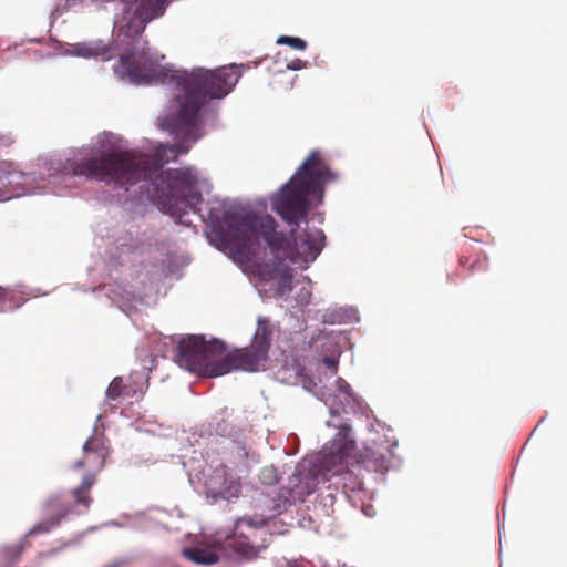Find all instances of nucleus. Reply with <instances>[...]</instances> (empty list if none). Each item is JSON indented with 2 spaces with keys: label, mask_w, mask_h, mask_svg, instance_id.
<instances>
[{
  "label": "nucleus",
  "mask_w": 567,
  "mask_h": 567,
  "mask_svg": "<svg viewBox=\"0 0 567 567\" xmlns=\"http://www.w3.org/2000/svg\"><path fill=\"white\" fill-rule=\"evenodd\" d=\"M68 516L66 509H61L56 515H51L49 518L35 524L25 535L27 537L45 534L56 527L63 518Z\"/></svg>",
  "instance_id": "2eb2a0df"
},
{
  "label": "nucleus",
  "mask_w": 567,
  "mask_h": 567,
  "mask_svg": "<svg viewBox=\"0 0 567 567\" xmlns=\"http://www.w3.org/2000/svg\"><path fill=\"white\" fill-rule=\"evenodd\" d=\"M83 0H65V3L63 6V11L72 10L78 6H81Z\"/></svg>",
  "instance_id": "412c9836"
},
{
  "label": "nucleus",
  "mask_w": 567,
  "mask_h": 567,
  "mask_svg": "<svg viewBox=\"0 0 567 567\" xmlns=\"http://www.w3.org/2000/svg\"><path fill=\"white\" fill-rule=\"evenodd\" d=\"M272 334L274 326L270 321L267 318H259L251 344L230 351L235 371H258L260 364L268 360Z\"/></svg>",
  "instance_id": "1a4fd4ad"
},
{
  "label": "nucleus",
  "mask_w": 567,
  "mask_h": 567,
  "mask_svg": "<svg viewBox=\"0 0 567 567\" xmlns=\"http://www.w3.org/2000/svg\"><path fill=\"white\" fill-rule=\"evenodd\" d=\"M71 52L81 58H101L105 61L114 56L113 48L101 40L75 43L72 45Z\"/></svg>",
  "instance_id": "9b49d317"
},
{
  "label": "nucleus",
  "mask_w": 567,
  "mask_h": 567,
  "mask_svg": "<svg viewBox=\"0 0 567 567\" xmlns=\"http://www.w3.org/2000/svg\"><path fill=\"white\" fill-rule=\"evenodd\" d=\"M226 224L233 247L246 259L259 255L260 239L270 248L277 259L290 258V239L277 231V223L270 215H257L251 212H226Z\"/></svg>",
  "instance_id": "7ed1b4c3"
},
{
  "label": "nucleus",
  "mask_w": 567,
  "mask_h": 567,
  "mask_svg": "<svg viewBox=\"0 0 567 567\" xmlns=\"http://www.w3.org/2000/svg\"><path fill=\"white\" fill-rule=\"evenodd\" d=\"M206 486L214 497L224 499L236 498L240 495V480L228 473L225 466L214 470V473L207 478Z\"/></svg>",
  "instance_id": "9d476101"
},
{
  "label": "nucleus",
  "mask_w": 567,
  "mask_h": 567,
  "mask_svg": "<svg viewBox=\"0 0 567 567\" xmlns=\"http://www.w3.org/2000/svg\"><path fill=\"white\" fill-rule=\"evenodd\" d=\"M107 442L103 432L95 431L83 445V457L74 463L76 470L87 468L81 484L71 491L75 505L84 511H89L93 501L90 492L95 484L96 473L103 468L110 454Z\"/></svg>",
  "instance_id": "423d86ee"
},
{
  "label": "nucleus",
  "mask_w": 567,
  "mask_h": 567,
  "mask_svg": "<svg viewBox=\"0 0 567 567\" xmlns=\"http://www.w3.org/2000/svg\"><path fill=\"white\" fill-rule=\"evenodd\" d=\"M319 470L311 461H302L288 477L287 484L278 493L274 508L281 513L297 503H302L318 485Z\"/></svg>",
  "instance_id": "6e6552de"
},
{
  "label": "nucleus",
  "mask_w": 567,
  "mask_h": 567,
  "mask_svg": "<svg viewBox=\"0 0 567 567\" xmlns=\"http://www.w3.org/2000/svg\"><path fill=\"white\" fill-rule=\"evenodd\" d=\"M329 167L322 161L319 151H312L296 174L271 197V208L289 226L296 251L305 261H313L324 246L322 230H306L296 237L300 223L307 218L310 209V196L322 199L323 185L332 179Z\"/></svg>",
  "instance_id": "f03ea898"
},
{
  "label": "nucleus",
  "mask_w": 567,
  "mask_h": 567,
  "mask_svg": "<svg viewBox=\"0 0 567 567\" xmlns=\"http://www.w3.org/2000/svg\"><path fill=\"white\" fill-rule=\"evenodd\" d=\"M350 426H341L336 439L323 451L321 460L322 468L332 474H341L343 465L350 460L362 464L367 470L374 472L386 471L391 461L392 450L388 442H373L362 452H355V443L350 437Z\"/></svg>",
  "instance_id": "20e7f679"
},
{
  "label": "nucleus",
  "mask_w": 567,
  "mask_h": 567,
  "mask_svg": "<svg viewBox=\"0 0 567 567\" xmlns=\"http://www.w3.org/2000/svg\"><path fill=\"white\" fill-rule=\"evenodd\" d=\"M115 73L127 78L134 84L161 83L174 86L176 114L169 128L182 143L175 145L161 144L154 156L133 150L103 152L100 156L69 159V168L73 176H84L106 185L114 183L125 187L143 182L141 192L155 203L162 210L177 217L179 223L189 212H197L202 195L196 190V176L190 169H172L163 172L164 164L176 159L178 154L188 152L185 142L197 141V123L200 109L212 99L226 96L238 82L240 73L235 66H223L215 70L203 68L188 71H169L161 68L142 49L131 48L120 56Z\"/></svg>",
  "instance_id": "f257e3e1"
},
{
  "label": "nucleus",
  "mask_w": 567,
  "mask_h": 567,
  "mask_svg": "<svg viewBox=\"0 0 567 567\" xmlns=\"http://www.w3.org/2000/svg\"><path fill=\"white\" fill-rule=\"evenodd\" d=\"M460 265L463 266L467 272L475 274L487 271L488 269V257L486 255L477 256L473 260L470 257H461Z\"/></svg>",
  "instance_id": "f3484780"
},
{
  "label": "nucleus",
  "mask_w": 567,
  "mask_h": 567,
  "mask_svg": "<svg viewBox=\"0 0 567 567\" xmlns=\"http://www.w3.org/2000/svg\"><path fill=\"white\" fill-rule=\"evenodd\" d=\"M259 477L264 484L271 485L277 483L278 473L274 466H266L261 470Z\"/></svg>",
  "instance_id": "6ab92c4d"
},
{
  "label": "nucleus",
  "mask_w": 567,
  "mask_h": 567,
  "mask_svg": "<svg viewBox=\"0 0 567 567\" xmlns=\"http://www.w3.org/2000/svg\"><path fill=\"white\" fill-rule=\"evenodd\" d=\"M278 44H287L297 50H305L307 48V42L301 38L281 35L277 40Z\"/></svg>",
  "instance_id": "a211bd4d"
},
{
  "label": "nucleus",
  "mask_w": 567,
  "mask_h": 567,
  "mask_svg": "<svg viewBox=\"0 0 567 567\" xmlns=\"http://www.w3.org/2000/svg\"><path fill=\"white\" fill-rule=\"evenodd\" d=\"M173 0H169L168 4L172 2Z\"/></svg>",
  "instance_id": "393cba45"
},
{
  "label": "nucleus",
  "mask_w": 567,
  "mask_h": 567,
  "mask_svg": "<svg viewBox=\"0 0 567 567\" xmlns=\"http://www.w3.org/2000/svg\"><path fill=\"white\" fill-rule=\"evenodd\" d=\"M323 363L326 364V367L331 370L332 373H336L337 372V365H338V361L334 359V358H331V357H326L323 359Z\"/></svg>",
  "instance_id": "aec40b11"
},
{
  "label": "nucleus",
  "mask_w": 567,
  "mask_h": 567,
  "mask_svg": "<svg viewBox=\"0 0 567 567\" xmlns=\"http://www.w3.org/2000/svg\"><path fill=\"white\" fill-rule=\"evenodd\" d=\"M27 546L28 540L25 538L16 544L3 546L0 548V559L8 565H13L20 560Z\"/></svg>",
  "instance_id": "4468645a"
},
{
  "label": "nucleus",
  "mask_w": 567,
  "mask_h": 567,
  "mask_svg": "<svg viewBox=\"0 0 567 567\" xmlns=\"http://www.w3.org/2000/svg\"><path fill=\"white\" fill-rule=\"evenodd\" d=\"M305 66H306V62H303L300 59H296L291 63L288 64V68L291 70H300Z\"/></svg>",
  "instance_id": "4be33fe9"
},
{
  "label": "nucleus",
  "mask_w": 567,
  "mask_h": 567,
  "mask_svg": "<svg viewBox=\"0 0 567 567\" xmlns=\"http://www.w3.org/2000/svg\"><path fill=\"white\" fill-rule=\"evenodd\" d=\"M271 277L278 279L276 295L285 296L292 290V275L287 266L281 264L276 266L272 270Z\"/></svg>",
  "instance_id": "f8f14e48"
},
{
  "label": "nucleus",
  "mask_w": 567,
  "mask_h": 567,
  "mask_svg": "<svg viewBox=\"0 0 567 567\" xmlns=\"http://www.w3.org/2000/svg\"><path fill=\"white\" fill-rule=\"evenodd\" d=\"M338 381H339V383L341 384V385H340V389H341L342 391L348 392V391L350 390V385H349V384H347L342 379H339Z\"/></svg>",
  "instance_id": "b1692460"
},
{
  "label": "nucleus",
  "mask_w": 567,
  "mask_h": 567,
  "mask_svg": "<svg viewBox=\"0 0 567 567\" xmlns=\"http://www.w3.org/2000/svg\"><path fill=\"white\" fill-rule=\"evenodd\" d=\"M44 507H45L47 512L50 513L51 515H56L58 513L61 512V509H66L68 511V515L73 513V512H75L78 514H83V513L86 512V511L83 509V507L76 506L74 502H73V505H71L68 502H64V499L62 498L61 495H53V496H51L44 503Z\"/></svg>",
  "instance_id": "ddd939ff"
},
{
  "label": "nucleus",
  "mask_w": 567,
  "mask_h": 567,
  "mask_svg": "<svg viewBox=\"0 0 567 567\" xmlns=\"http://www.w3.org/2000/svg\"><path fill=\"white\" fill-rule=\"evenodd\" d=\"M256 533L257 529L251 526L250 520L240 519L236 525L235 534L227 537L225 542L219 545L218 549L215 547L185 548L183 555L198 565H212L217 563L219 560L218 550L220 549H229L238 556L251 559L257 557L259 553L251 540Z\"/></svg>",
  "instance_id": "0eeeda50"
},
{
  "label": "nucleus",
  "mask_w": 567,
  "mask_h": 567,
  "mask_svg": "<svg viewBox=\"0 0 567 567\" xmlns=\"http://www.w3.org/2000/svg\"><path fill=\"white\" fill-rule=\"evenodd\" d=\"M223 341H206L203 336H188L177 346L179 367L205 378H217L235 371L231 353Z\"/></svg>",
  "instance_id": "39448f33"
},
{
  "label": "nucleus",
  "mask_w": 567,
  "mask_h": 567,
  "mask_svg": "<svg viewBox=\"0 0 567 567\" xmlns=\"http://www.w3.org/2000/svg\"><path fill=\"white\" fill-rule=\"evenodd\" d=\"M55 550H51V551H48V553H40L38 556H37V563L40 564L41 560L44 558V557H48L52 554H54Z\"/></svg>",
  "instance_id": "5701e85b"
},
{
  "label": "nucleus",
  "mask_w": 567,
  "mask_h": 567,
  "mask_svg": "<svg viewBox=\"0 0 567 567\" xmlns=\"http://www.w3.org/2000/svg\"><path fill=\"white\" fill-rule=\"evenodd\" d=\"M105 394L109 401H115L121 396H134L135 392L131 393V389L123 383V379L116 377L110 383Z\"/></svg>",
  "instance_id": "dca6fc26"
}]
</instances>
